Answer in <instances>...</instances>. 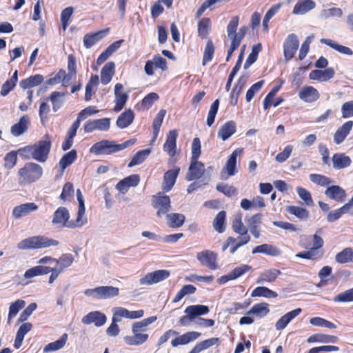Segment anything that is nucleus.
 Listing matches in <instances>:
<instances>
[{
	"mask_svg": "<svg viewBox=\"0 0 353 353\" xmlns=\"http://www.w3.org/2000/svg\"><path fill=\"white\" fill-rule=\"evenodd\" d=\"M133 335L125 336L123 337L125 343L128 345L138 346L142 345L148 339V334L142 333L141 332L132 330Z\"/></svg>",
	"mask_w": 353,
	"mask_h": 353,
	"instance_id": "23",
	"label": "nucleus"
},
{
	"mask_svg": "<svg viewBox=\"0 0 353 353\" xmlns=\"http://www.w3.org/2000/svg\"><path fill=\"white\" fill-rule=\"evenodd\" d=\"M113 315L117 318H126L130 319H139L144 315L143 310L137 311H129L121 307H116L113 308Z\"/></svg>",
	"mask_w": 353,
	"mask_h": 353,
	"instance_id": "22",
	"label": "nucleus"
},
{
	"mask_svg": "<svg viewBox=\"0 0 353 353\" xmlns=\"http://www.w3.org/2000/svg\"><path fill=\"white\" fill-rule=\"evenodd\" d=\"M197 260L210 270H215L219 268L217 264V254L213 251L205 250L197 252Z\"/></svg>",
	"mask_w": 353,
	"mask_h": 353,
	"instance_id": "10",
	"label": "nucleus"
},
{
	"mask_svg": "<svg viewBox=\"0 0 353 353\" xmlns=\"http://www.w3.org/2000/svg\"><path fill=\"white\" fill-rule=\"evenodd\" d=\"M178 132L176 130H170L166 138V141L163 145V150L170 157H174L176 151V138Z\"/></svg>",
	"mask_w": 353,
	"mask_h": 353,
	"instance_id": "20",
	"label": "nucleus"
},
{
	"mask_svg": "<svg viewBox=\"0 0 353 353\" xmlns=\"http://www.w3.org/2000/svg\"><path fill=\"white\" fill-rule=\"evenodd\" d=\"M34 159L39 162H45L48 157L51 141L48 134L45 135L44 139L32 144Z\"/></svg>",
	"mask_w": 353,
	"mask_h": 353,
	"instance_id": "7",
	"label": "nucleus"
},
{
	"mask_svg": "<svg viewBox=\"0 0 353 353\" xmlns=\"http://www.w3.org/2000/svg\"><path fill=\"white\" fill-rule=\"evenodd\" d=\"M262 49V46L261 43H258L252 47V52L249 54L245 64L244 68H248L253 63H254L258 57V54L259 52Z\"/></svg>",
	"mask_w": 353,
	"mask_h": 353,
	"instance_id": "59",
	"label": "nucleus"
},
{
	"mask_svg": "<svg viewBox=\"0 0 353 353\" xmlns=\"http://www.w3.org/2000/svg\"><path fill=\"white\" fill-rule=\"evenodd\" d=\"M219 341V339L216 337H212L205 339L199 343H197L189 353H200L201 352L216 345Z\"/></svg>",
	"mask_w": 353,
	"mask_h": 353,
	"instance_id": "40",
	"label": "nucleus"
},
{
	"mask_svg": "<svg viewBox=\"0 0 353 353\" xmlns=\"http://www.w3.org/2000/svg\"><path fill=\"white\" fill-rule=\"evenodd\" d=\"M38 210V206L34 203H26L14 207L12 210V216L19 219L28 216Z\"/></svg>",
	"mask_w": 353,
	"mask_h": 353,
	"instance_id": "15",
	"label": "nucleus"
},
{
	"mask_svg": "<svg viewBox=\"0 0 353 353\" xmlns=\"http://www.w3.org/2000/svg\"><path fill=\"white\" fill-rule=\"evenodd\" d=\"M251 296L252 297L263 296L265 298H276L278 296V294L276 292L266 287L259 286L252 291Z\"/></svg>",
	"mask_w": 353,
	"mask_h": 353,
	"instance_id": "46",
	"label": "nucleus"
},
{
	"mask_svg": "<svg viewBox=\"0 0 353 353\" xmlns=\"http://www.w3.org/2000/svg\"><path fill=\"white\" fill-rule=\"evenodd\" d=\"M152 207L157 210V217L165 216L171 210V201L168 196L163 192H159L153 195L151 199Z\"/></svg>",
	"mask_w": 353,
	"mask_h": 353,
	"instance_id": "6",
	"label": "nucleus"
},
{
	"mask_svg": "<svg viewBox=\"0 0 353 353\" xmlns=\"http://www.w3.org/2000/svg\"><path fill=\"white\" fill-rule=\"evenodd\" d=\"M105 34V32L99 31L92 34H86L83 37V45L86 48H90L99 41Z\"/></svg>",
	"mask_w": 353,
	"mask_h": 353,
	"instance_id": "42",
	"label": "nucleus"
},
{
	"mask_svg": "<svg viewBox=\"0 0 353 353\" xmlns=\"http://www.w3.org/2000/svg\"><path fill=\"white\" fill-rule=\"evenodd\" d=\"M333 166L336 169H342L350 166L351 159L344 154H335L332 157Z\"/></svg>",
	"mask_w": 353,
	"mask_h": 353,
	"instance_id": "41",
	"label": "nucleus"
},
{
	"mask_svg": "<svg viewBox=\"0 0 353 353\" xmlns=\"http://www.w3.org/2000/svg\"><path fill=\"white\" fill-rule=\"evenodd\" d=\"M110 127V119L103 118L99 119L88 120L83 125V130L86 133L92 132L94 130L107 131Z\"/></svg>",
	"mask_w": 353,
	"mask_h": 353,
	"instance_id": "12",
	"label": "nucleus"
},
{
	"mask_svg": "<svg viewBox=\"0 0 353 353\" xmlns=\"http://www.w3.org/2000/svg\"><path fill=\"white\" fill-rule=\"evenodd\" d=\"M157 319L156 316H150L148 318L144 319L141 321L135 322L133 323L132 326V330H137L139 332H145L146 330V327L150 324L154 323Z\"/></svg>",
	"mask_w": 353,
	"mask_h": 353,
	"instance_id": "56",
	"label": "nucleus"
},
{
	"mask_svg": "<svg viewBox=\"0 0 353 353\" xmlns=\"http://www.w3.org/2000/svg\"><path fill=\"white\" fill-rule=\"evenodd\" d=\"M325 194L327 197L337 202H343L346 196L345 190L339 185H332L328 187Z\"/></svg>",
	"mask_w": 353,
	"mask_h": 353,
	"instance_id": "25",
	"label": "nucleus"
},
{
	"mask_svg": "<svg viewBox=\"0 0 353 353\" xmlns=\"http://www.w3.org/2000/svg\"><path fill=\"white\" fill-rule=\"evenodd\" d=\"M68 339V335L64 333L56 341L52 342L46 345L43 348L44 352H50L59 350L64 347Z\"/></svg>",
	"mask_w": 353,
	"mask_h": 353,
	"instance_id": "38",
	"label": "nucleus"
},
{
	"mask_svg": "<svg viewBox=\"0 0 353 353\" xmlns=\"http://www.w3.org/2000/svg\"><path fill=\"white\" fill-rule=\"evenodd\" d=\"M225 212L221 211L219 212L213 221V226L214 230L219 233H222L225 230Z\"/></svg>",
	"mask_w": 353,
	"mask_h": 353,
	"instance_id": "57",
	"label": "nucleus"
},
{
	"mask_svg": "<svg viewBox=\"0 0 353 353\" xmlns=\"http://www.w3.org/2000/svg\"><path fill=\"white\" fill-rule=\"evenodd\" d=\"M170 272L166 270H159L146 274L139 279L141 285H151L163 281L170 276Z\"/></svg>",
	"mask_w": 353,
	"mask_h": 353,
	"instance_id": "9",
	"label": "nucleus"
},
{
	"mask_svg": "<svg viewBox=\"0 0 353 353\" xmlns=\"http://www.w3.org/2000/svg\"><path fill=\"white\" fill-rule=\"evenodd\" d=\"M252 254L263 253L272 256H276L281 254V251L277 248L270 244H262L255 247Z\"/></svg>",
	"mask_w": 353,
	"mask_h": 353,
	"instance_id": "34",
	"label": "nucleus"
},
{
	"mask_svg": "<svg viewBox=\"0 0 353 353\" xmlns=\"http://www.w3.org/2000/svg\"><path fill=\"white\" fill-rule=\"evenodd\" d=\"M239 22V17L238 16L234 17L230 21L227 26L228 37L230 40L234 39V37L236 35V30Z\"/></svg>",
	"mask_w": 353,
	"mask_h": 353,
	"instance_id": "61",
	"label": "nucleus"
},
{
	"mask_svg": "<svg viewBox=\"0 0 353 353\" xmlns=\"http://www.w3.org/2000/svg\"><path fill=\"white\" fill-rule=\"evenodd\" d=\"M167 225L170 228H178L182 226L185 222V216L181 213H170L165 215Z\"/></svg>",
	"mask_w": 353,
	"mask_h": 353,
	"instance_id": "31",
	"label": "nucleus"
},
{
	"mask_svg": "<svg viewBox=\"0 0 353 353\" xmlns=\"http://www.w3.org/2000/svg\"><path fill=\"white\" fill-rule=\"evenodd\" d=\"M43 81V77L40 74L31 76L29 78L22 80L20 82V86L23 89L34 87L40 84Z\"/></svg>",
	"mask_w": 353,
	"mask_h": 353,
	"instance_id": "47",
	"label": "nucleus"
},
{
	"mask_svg": "<svg viewBox=\"0 0 353 353\" xmlns=\"http://www.w3.org/2000/svg\"><path fill=\"white\" fill-rule=\"evenodd\" d=\"M134 117V112L131 110H125L119 116L117 125L121 129L125 128L132 123Z\"/></svg>",
	"mask_w": 353,
	"mask_h": 353,
	"instance_id": "35",
	"label": "nucleus"
},
{
	"mask_svg": "<svg viewBox=\"0 0 353 353\" xmlns=\"http://www.w3.org/2000/svg\"><path fill=\"white\" fill-rule=\"evenodd\" d=\"M301 311L302 310L301 308H296L286 313L276 321L275 328L277 330H283L291 321L301 314Z\"/></svg>",
	"mask_w": 353,
	"mask_h": 353,
	"instance_id": "26",
	"label": "nucleus"
},
{
	"mask_svg": "<svg viewBox=\"0 0 353 353\" xmlns=\"http://www.w3.org/2000/svg\"><path fill=\"white\" fill-rule=\"evenodd\" d=\"M210 312V309L208 306L204 305H192L188 306L184 312L185 314H190L193 317L196 319V318L199 316L205 315L208 314Z\"/></svg>",
	"mask_w": 353,
	"mask_h": 353,
	"instance_id": "37",
	"label": "nucleus"
},
{
	"mask_svg": "<svg viewBox=\"0 0 353 353\" xmlns=\"http://www.w3.org/2000/svg\"><path fill=\"white\" fill-rule=\"evenodd\" d=\"M166 114V110L161 109L158 114H157L156 117L154 118L152 123L153 126V141H154L159 134L160 128L161 126V124L163 123V119L165 117V115Z\"/></svg>",
	"mask_w": 353,
	"mask_h": 353,
	"instance_id": "48",
	"label": "nucleus"
},
{
	"mask_svg": "<svg viewBox=\"0 0 353 353\" xmlns=\"http://www.w3.org/2000/svg\"><path fill=\"white\" fill-rule=\"evenodd\" d=\"M43 174L42 167L33 162L26 163L18 171L19 183L21 185L30 184L39 180Z\"/></svg>",
	"mask_w": 353,
	"mask_h": 353,
	"instance_id": "4",
	"label": "nucleus"
},
{
	"mask_svg": "<svg viewBox=\"0 0 353 353\" xmlns=\"http://www.w3.org/2000/svg\"><path fill=\"white\" fill-rule=\"evenodd\" d=\"M106 321V316L99 311L90 312L81 319V322L83 324L90 325L91 323H94L97 327L103 326L105 323Z\"/></svg>",
	"mask_w": 353,
	"mask_h": 353,
	"instance_id": "14",
	"label": "nucleus"
},
{
	"mask_svg": "<svg viewBox=\"0 0 353 353\" xmlns=\"http://www.w3.org/2000/svg\"><path fill=\"white\" fill-rule=\"evenodd\" d=\"M140 181L138 174H132L120 181L116 185V188L121 193H126L131 187H136Z\"/></svg>",
	"mask_w": 353,
	"mask_h": 353,
	"instance_id": "18",
	"label": "nucleus"
},
{
	"mask_svg": "<svg viewBox=\"0 0 353 353\" xmlns=\"http://www.w3.org/2000/svg\"><path fill=\"white\" fill-rule=\"evenodd\" d=\"M196 288L192 285H185L183 288L178 292L176 295L173 299L174 303H177L181 301L185 296L192 294L195 292Z\"/></svg>",
	"mask_w": 353,
	"mask_h": 353,
	"instance_id": "58",
	"label": "nucleus"
},
{
	"mask_svg": "<svg viewBox=\"0 0 353 353\" xmlns=\"http://www.w3.org/2000/svg\"><path fill=\"white\" fill-rule=\"evenodd\" d=\"M299 41L295 34H289L283 43V53L286 61L290 60L298 50Z\"/></svg>",
	"mask_w": 353,
	"mask_h": 353,
	"instance_id": "11",
	"label": "nucleus"
},
{
	"mask_svg": "<svg viewBox=\"0 0 353 353\" xmlns=\"http://www.w3.org/2000/svg\"><path fill=\"white\" fill-rule=\"evenodd\" d=\"M150 152H151L150 149H145V150L139 151L132 157V160L130 161V162L128 164V167L131 168L134 165L141 164L149 156Z\"/></svg>",
	"mask_w": 353,
	"mask_h": 353,
	"instance_id": "50",
	"label": "nucleus"
},
{
	"mask_svg": "<svg viewBox=\"0 0 353 353\" xmlns=\"http://www.w3.org/2000/svg\"><path fill=\"white\" fill-rule=\"evenodd\" d=\"M30 124V119L28 116H23L17 123L14 124L10 129L11 134L14 137H19L27 131Z\"/></svg>",
	"mask_w": 353,
	"mask_h": 353,
	"instance_id": "30",
	"label": "nucleus"
},
{
	"mask_svg": "<svg viewBox=\"0 0 353 353\" xmlns=\"http://www.w3.org/2000/svg\"><path fill=\"white\" fill-rule=\"evenodd\" d=\"M236 131V123L234 121H229L225 123L219 130L217 136L223 141H226Z\"/></svg>",
	"mask_w": 353,
	"mask_h": 353,
	"instance_id": "27",
	"label": "nucleus"
},
{
	"mask_svg": "<svg viewBox=\"0 0 353 353\" xmlns=\"http://www.w3.org/2000/svg\"><path fill=\"white\" fill-rule=\"evenodd\" d=\"M242 152V148H237L230 154L220 174V177L222 180H227L230 176H234L236 174V159Z\"/></svg>",
	"mask_w": 353,
	"mask_h": 353,
	"instance_id": "8",
	"label": "nucleus"
},
{
	"mask_svg": "<svg viewBox=\"0 0 353 353\" xmlns=\"http://www.w3.org/2000/svg\"><path fill=\"white\" fill-rule=\"evenodd\" d=\"M232 228L236 233L240 235H245L248 234V228L243 225L242 222L241 213H237L234 216Z\"/></svg>",
	"mask_w": 353,
	"mask_h": 353,
	"instance_id": "44",
	"label": "nucleus"
},
{
	"mask_svg": "<svg viewBox=\"0 0 353 353\" xmlns=\"http://www.w3.org/2000/svg\"><path fill=\"white\" fill-rule=\"evenodd\" d=\"M336 261L339 263L353 262V251L351 248H345L335 256Z\"/></svg>",
	"mask_w": 353,
	"mask_h": 353,
	"instance_id": "52",
	"label": "nucleus"
},
{
	"mask_svg": "<svg viewBox=\"0 0 353 353\" xmlns=\"http://www.w3.org/2000/svg\"><path fill=\"white\" fill-rule=\"evenodd\" d=\"M269 312V305L266 303H260L254 305L247 312V314H254L259 318H262L266 316Z\"/></svg>",
	"mask_w": 353,
	"mask_h": 353,
	"instance_id": "43",
	"label": "nucleus"
},
{
	"mask_svg": "<svg viewBox=\"0 0 353 353\" xmlns=\"http://www.w3.org/2000/svg\"><path fill=\"white\" fill-rule=\"evenodd\" d=\"M299 97L306 103H314L319 99L320 94L319 91L314 87L305 85L299 90Z\"/></svg>",
	"mask_w": 353,
	"mask_h": 353,
	"instance_id": "16",
	"label": "nucleus"
},
{
	"mask_svg": "<svg viewBox=\"0 0 353 353\" xmlns=\"http://www.w3.org/2000/svg\"><path fill=\"white\" fill-rule=\"evenodd\" d=\"M115 65L114 62L106 63L101 71V82L106 85L110 82L114 74Z\"/></svg>",
	"mask_w": 353,
	"mask_h": 353,
	"instance_id": "32",
	"label": "nucleus"
},
{
	"mask_svg": "<svg viewBox=\"0 0 353 353\" xmlns=\"http://www.w3.org/2000/svg\"><path fill=\"white\" fill-rule=\"evenodd\" d=\"M201 333L195 331L188 332L178 337H176L171 341L172 347H177L180 345H186L189 343L195 341L200 336Z\"/></svg>",
	"mask_w": 353,
	"mask_h": 353,
	"instance_id": "24",
	"label": "nucleus"
},
{
	"mask_svg": "<svg viewBox=\"0 0 353 353\" xmlns=\"http://www.w3.org/2000/svg\"><path fill=\"white\" fill-rule=\"evenodd\" d=\"M87 223L86 217H81L79 220V214L74 221H70V213L66 208L59 207L54 212L52 218V223L56 228L61 229L63 228H80Z\"/></svg>",
	"mask_w": 353,
	"mask_h": 353,
	"instance_id": "1",
	"label": "nucleus"
},
{
	"mask_svg": "<svg viewBox=\"0 0 353 353\" xmlns=\"http://www.w3.org/2000/svg\"><path fill=\"white\" fill-rule=\"evenodd\" d=\"M337 337L332 335L315 334L311 335L307 340L308 343H335Z\"/></svg>",
	"mask_w": 353,
	"mask_h": 353,
	"instance_id": "45",
	"label": "nucleus"
},
{
	"mask_svg": "<svg viewBox=\"0 0 353 353\" xmlns=\"http://www.w3.org/2000/svg\"><path fill=\"white\" fill-rule=\"evenodd\" d=\"M84 294L92 299H108L119 295V290L114 286H99L86 289Z\"/></svg>",
	"mask_w": 353,
	"mask_h": 353,
	"instance_id": "5",
	"label": "nucleus"
},
{
	"mask_svg": "<svg viewBox=\"0 0 353 353\" xmlns=\"http://www.w3.org/2000/svg\"><path fill=\"white\" fill-rule=\"evenodd\" d=\"M74 261V257L72 254H63L59 259H56L55 263L58 265L59 270L63 272L65 268L70 267Z\"/></svg>",
	"mask_w": 353,
	"mask_h": 353,
	"instance_id": "49",
	"label": "nucleus"
},
{
	"mask_svg": "<svg viewBox=\"0 0 353 353\" xmlns=\"http://www.w3.org/2000/svg\"><path fill=\"white\" fill-rule=\"evenodd\" d=\"M310 323L314 326L335 329L336 326L332 322L321 317H313L310 319Z\"/></svg>",
	"mask_w": 353,
	"mask_h": 353,
	"instance_id": "60",
	"label": "nucleus"
},
{
	"mask_svg": "<svg viewBox=\"0 0 353 353\" xmlns=\"http://www.w3.org/2000/svg\"><path fill=\"white\" fill-rule=\"evenodd\" d=\"M315 6L316 3L312 0H299L293 8L292 13L296 15L305 14Z\"/></svg>",
	"mask_w": 353,
	"mask_h": 353,
	"instance_id": "28",
	"label": "nucleus"
},
{
	"mask_svg": "<svg viewBox=\"0 0 353 353\" xmlns=\"http://www.w3.org/2000/svg\"><path fill=\"white\" fill-rule=\"evenodd\" d=\"M25 305V301L21 299H18L10 304L8 317V323H10V320L17 314L19 310L24 307Z\"/></svg>",
	"mask_w": 353,
	"mask_h": 353,
	"instance_id": "54",
	"label": "nucleus"
},
{
	"mask_svg": "<svg viewBox=\"0 0 353 353\" xmlns=\"http://www.w3.org/2000/svg\"><path fill=\"white\" fill-rule=\"evenodd\" d=\"M115 105L114 110L115 112L121 111L125 106L128 100V94L123 90V85L121 83H117L114 86Z\"/></svg>",
	"mask_w": 353,
	"mask_h": 353,
	"instance_id": "13",
	"label": "nucleus"
},
{
	"mask_svg": "<svg viewBox=\"0 0 353 353\" xmlns=\"http://www.w3.org/2000/svg\"><path fill=\"white\" fill-rule=\"evenodd\" d=\"M57 240L45 236H33L21 240L17 243V248L20 250H37L59 245Z\"/></svg>",
	"mask_w": 353,
	"mask_h": 353,
	"instance_id": "3",
	"label": "nucleus"
},
{
	"mask_svg": "<svg viewBox=\"0 0 353 353\" xmlns=\"http://www.w3.org/2000/svg\"><path fill=\"white\" fill-rule=\"evenodd\" d=\"M342 15L343 11L339 8L324 9L321 13V17L323 19H328L330 17H341Z\"/></svg>",
	"mask_w": 353,
	"mask_h": 353,
	"instance_id": "64",
	"label": "nucleus"
},
{
	"mask_svg": "<svg viewBox=\"0 0 353 353\" xmlns=\"http://www.w3.org/2000/svg\"><path fill=\"white\" fill-rule=\"evenodd\" d=\"M179 172V168H176L170 170L165 173L162 185V189L164 192H169L172 188L176 182Z\"/></svg>",
	"mask_w": 353,
	"mask_h": 353,
	"instance_id": "29",
	"label": "nucleus"
},
{
	"mask_svg": "<svg viewBox=\"0 0 353 353\" xmlns=\"http://www.w3.org/2000/svg\"><path fill=\"white\" fill-rule=\"evenodd\" d=\"M65 93L61 92H53L50 94V99L52 103V109L57 112L64 103Z\"/></svg>",
	"mask_w": 353,
	"mask_h": 353,
	"instance_id": "51",
	"label": "nucleus"
},
{
	"mask_svg": "<svg viewBox=\"0 0 353 353\" xmlns=\"http://www.w3.org/2000/svg\"><path fill=\"white\" fill-rule=\"evenodd\" d=\"M209 18H203L198 23V34L200 37L205 39L208 37L211 26Z\"/></svg>",
	"mask_w": 353,
	"mask_h": 353,
	"instance_id": "53",
	"label": "nucleus"
},
{
	"mask_svg": "<svg viewBox=\"0 0 353 353\" xmlns=\"http://www.w3.org/2000/svg\"><path fill=\"white\" fill-rule=\"evenodd\" d=\"M353 128V121H348L339 127L334 134V142L341 144L350 133Z\"/></svg>",
	"mask_w": 353,
	"mask_h": 353,
	"instance_id": "21",
	"label": "nucleus"
},
{
	"mask_svg": "<svg viewBox=\"0 0 353 353\" xmlns=\"http://www.w3.org/2000/svg\"><path fill=\"white\" fill-rule=\"evenodd\" d=\"M205 172V167L203 163L197 160H192L191 164L186 175L188 181H192L196 179H199Z\"/></svg>",
	"mask_w": 353,
	"mask_h": 353,
	"instance_id": "17",
	"label": "nucleus"
},
{
	"mask_svg": "<svg viewBox=\"0 0 353 353\" xmlns=\"http://www.w3.org/2000/svg\"><path fill=\"white\" fill-rule=\"evenodd\" d=\"M136 139H132L122 143L117 144L114 141L102 140L94 143L90 148V152L96 155H109L116 153L134 145Z\"/></svg>",
	"mask_w": 353,
	"mask_h": 353,
	"instance_id": "2",
	"label": "nucleus"
},
{
	"mask_svg": "<svg viewBox=\"0 0 353 353\" xmlns=\"http://www.w3.org/2000/svg\"><path fill=\"white\" fill-rule=\"evenodd\" d=\"M333 300L334 302H353V288L339 293Z\"/></svg>",
	"mask_w": 353,
	"mask_h": 353,
	"instance_id": "63",
	"label": "nucleus"
},
{
	"mask_svg": "<svg viewBox=\"0 0 353 353\" xmlns=\"http://www.w3.org/2000/svg\"><path fill=\"white\" fill-rule=\"evenodd\" d=\"M281 274V271L276 269L267 270L259 275L257 283H263L265 282H274L277 276Z\"/></svg>",
	"mask_w": 353,
	"mask_h": 353,
	"instance_id": "39",
	"label": "nucleus"
},
{
	"mask_svg": "<svg viewBox=\"0 0 353 353\" xmlns=\"http://www.w3.org/2000/svg\"><path fill=\"white\" fill-rule=\"evenodd\" d=\"M76 159L77 152L74 150H72L64 154L59 161V166L61 168L62 171L71 165Z\"/></svg>",
	"mask_w": 353,
	"mask_h": 353,
	"instance_id": "55",
	"label": "nucleus"
},
{
	"mask_svg": "<svg viewBox=\"0 0 353 353\" xmlns=\"http://www.w3.org/2000/svg\"><path fill=\"white\" fill-rule=\"evenodd\" d=\"M32 328V324L30 323H24L19 327L14 343V347L16 349L21 346L25 335L29 332Z\"/></svg>",
	"mask_w": 353,
	"mask_h": 353,
	"instance_id": "33",
	"label": "nucleus"
},
{
	"mask_svg": "<svg viewBox=\"0 0 353 353\" xmlns=\"http://www.w3.org/2000/svg\"><path fill=\"white\" fill-rule=\"evenodd\" d=\"M321 43L325 44L336 51L340 52L341 54L352 56L353 54V51L348 47L340 45L333 40L328 39H321L320 40Z\"/></svg>",
	"mask_w": 353,
	"mask_h": 353,
	"instance_id": "36",
	"label": "nucleus"
},
{
	"mask_svg": "<svg viewBox=\"0 0 353 353\" xmlns=\"http://www.w3.org/2000/svg\"><path fill=\"white\" fill-rule=\"evenodd\" d=\"M288 213L295 215L301 219H306L308 217V212L306 209L298 206H289L287 208Z\"/></svg>",
	"mask_w": 353,
	"mask_h": 353,
	"instance_id": "62",
	"label": "nucleus"
},
{
	"mask_svg": "<svg viewBox=\"0 0 353 353\" xmlns=\"http://www.w3.org/2000/svg\"><path fill=\"white\" fill-rule=\"evenodd\" d=\"M335 71L332 68H327L324 70H314L309 74V78L321 82L327 81L334 76Z\"/></svg>",
	"mask_w": 353,
	"mask_h": 353,
	"instance_id": "19",
	"label": "nucleus"
}]
</instances>
